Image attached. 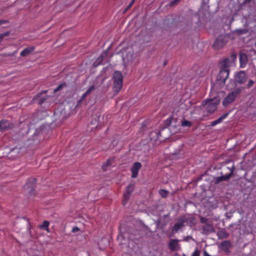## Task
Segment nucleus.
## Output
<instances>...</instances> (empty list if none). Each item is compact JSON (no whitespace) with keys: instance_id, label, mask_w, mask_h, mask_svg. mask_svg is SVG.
<instances>
[{"instance_id":"4d7b16f0","label":"nucleus","mask_w":256,"mask_h":256,"mask_svg":"<svg viewBox=\"0 0 256 256\" xmlns=\"http://www.w3.org/2000/svg\"><path fill=\"white\" fill-rule=\"evenodd\" d=\"M226 217L229 218H230V216H226Z\"/></svg>"},{"instance_id":"f3484780","label":"nucleus","mask_w":256,"mask_h":256,"mask_svg":"<svg viewBox=\"0 0 256 256\" xmlns=\"http://www.w3.org/2000/svg\"><path fill=\"white\" fill-rule=\"evenodd\" d=\"M13 124L6 120H0V132H4L8 129L12 128Z\"/></svg>"},{"instance_id":"a211bd4d","label":"nucleus","mask_w":256,"mask_h":256,"mask_svg":"<svg viewBox=\"0 0 256 256\" xmlns=\"http://www.w3.org/2000/svg\"><path fill=\"white\" fill-rule=\"evenodd\" d=\"M202 233L206 235H208L210 233L214 232L216 231L215 228L212 224H210L203 226L202 227Z\"/></svg>"},{"instance_id":"f704fd0d","label":"nucleus","mask_w":256,"mask_h":256,"mask_svg":"<svg viewBox=\"0 0 256 256\" xmlns=\"http://www.w3.org/2000/svg\"><path fill=\"white\" fill-rule=\"evenodd\" d=\"M181 150L180 148H178L175 150H172V148L170 150V154L174 155V156H176L178 154H180Z\"/></svg>"},{"instance_id":"473e14b6","label":"nucleus","mask_w":256,"mask_h":256,"mask_svg":"<svg viewBox=\"0 0 256 256\" xmlns=\"http://www.w3.org/2000/svg\"><path fill=\"white\" fill-rule=\"evenodd\" d=\"M66 83L63 82V83L61 84H60L58 85V86L54 90V92H56L58 91H59L62 88L66 87Z\"/></svg>"},{"instance_id":"de8ad7c7","label":"nucleus","mask_w":256,"mask_h":256,"mask_svg":"<svg viewBox=\"0 0 256 256\" xmlns=\"http://www.w3.org/2000/svg\"><path fill=\"white\" fill-rule=\"evenodd\" d=\"M252 0H244L243 2L242 3V5L246 4H249L251 2Z\"/></svg>"},{"instance_id":"4468645a","label":"nucleus","mask_w":256,"mask_h":256,"mask_svg":"<svg viewBox=\"0 0 256 256\" xmlns=\"http://www.w3.org/2000/svg\"><path fill=\"white\" fill-rule=\"evenodd\" d=\"M239 57H240V68H243L246 66L247 63L248 62V56L246 52H244V50H241L239 52Z\"/></svg>"},{"instance_id":"49530a36","label":"nucleus","mask_w":256,"mask_h":256,"mask_svg":"<svg viewBox=\"0 0 256 256\" xmlns=\"http://www.w3.org/2000/svg\"><path fill=\"white\" fill-rule=\"evenodd\" d=\"M80 228L76 226L72 228V232H78Z\"/></svg>"},{"instance_id":"6e6d98bb","label":"nucleus","mask_w":256,"mask_h":256,"mask_svg":"<svg viewBox=\"0 0 256 256\" xmlns=\"http://www.w3.org/2000/svg\"><path fill=\"white\" fill-rule=\"evenodd\" d=\"M158 224H160V220H158Z\"/></svg>"},{"instance_id":"412c9836","label":"nucleus","mask_w":256,"mask_h":256,"mask_svg":"<svg viewBox=\"0 0 256 256\" xmlns=\"http://www.w3.org/2000/svg\"><path fill=\"white\" fill-rule=\"evenodd\" d=\"M95 90V87L94 85L91 86L82 95L81 98L79 100V102H82L86 96L90 94L92 92H93Z\"/></svg>"},{"instance_id":"603ef678","label":"nucleus","mask_w":256,"mask_h":256,"mask_svg":"<svg viewBox=\"0 0 256 256\" xmlns=\"http://www.w3.org/2000/svg\"><path fill=\"white\" fill-rule=\"evenodd\" d=\"M176 26H181V25L180 24H178V23L176 24Z\"/></svg>"},{"instance_id":"37998d69","label":"nucleus","mask_w":256,"mask_h":256,"mask_svg":"<svg viewBox=\"0 0 256 256\" xmlns=\"http://www.w3.org/2000/svg\"><path fill=\"white\" fill-rule=\"evenodd\" d=\"M200 251L198 249H196L194 252L192 253V256H200Z\"/></svg>"},{"instance_id":"f8f14e48","label":"nucleus","mask_w":256,"mask_h":256,"mask_svg":"<svg viewBox=\"0 0 256 256\" xmlns=\"http://www.w3.org/2000/svg\"><path fill=\"white\" fill-rule=\"evenodd\" d=\"M176 122L177 118H174L172 116H170L167 120H164L163 124L161 125V130H163L166 128H168L171 125H172V126H173L174 127H176Z\"/></svg>"},{"instance_id":"72a5a7b5","label":"nucleus","mask_w":256,"mask_h":256,"mask_svg":"<svg viewBox=\"0 0 256 256\" xmlns=\"http://www.w3.org/2000/svg\"><path fill=\"white\" fill-rule=\"evenodd\" d=\"M134 184H130L128 186H127V188H126V192H129L130 194H132V192L134 191Z\"/></svg>"},{"instance_id":"aec40b11","label":"nucleus","mask_w":256,"mask_h":256,"mask_svg":"<svg viewBox=\"0 0 256 256\" xmlns=\"http://www.w3.org/2000/svg\"><path fill=\"white\" fill-rule=\"evenodd\" d=\"M108 54V52L106 51L103 52L100 56L94 62V66H97L98 65L102 64V62L103 61L104 58Z\"/></svg>"},{"instance_id":"c85d7f7f","label":"nucleus","mask_w":256,"mask_h":256,"mask_svg":"<svg viewBox=\"0 0 256 256\" xmlns=\"http://www.w3.org/2000/svg\"><path fill=\"white\" fill-rule=\"evenodd\" d=\"M130 194L129 192H126L123 194V200H122V204L124 206H126V203L128 202V200L130 198Z\"/></svg>"},{"instance_id":"423d86ee","label":"nucleus","mask_w":256,"mask_h":256,"mask_svg":"<svg viewBox=\"0 0 256 256\" xmlns=\"http://www.w3.org/2000/svg\"><path fill=\"white\" fill-rule=\"evenodd\" d=\"M230 34H220L216 38L212 46V48L216 50L222 49L228 42Z\"/></svg>"},{"instance_id":"9b49d317","label":"nucleus","mask_w":256,"mask_h":256,"mask_svg":"<svg viewBox=\"0 0 256 256\" xmlns=\"http://www.w3.org/2000/svg\"><path fill=\"white\" fill-rule=\"evenodd\" d=\"M232 247L230 241L226 240L221 242L219 246L220 248L226 254L228 255L230 253V248Z\"/></svg>"},{"instance_id":"2f4dec72","label":"nucleus","mask_w":256,"mask_h":256,"mask_svg":"<svg viewBox=\"0 0 256 256\" xmlns=\"http://www.w3.org/2000/svg\"><path fill=\"white\" fill-rule=\"evenodd\" d=\"M159 194L162 198H166L168 196V192L167 190L161 189L159 190Z\"/></svg>"},{"instance_id":"2eb2a0df","label":"nucleus","mask_w":256,"mask_h":256,"mask_svg":"<svg viewBox=\"0 0 256 256\" xmlns=\"http://www.w3.org/2000/svg\"><path fill=\"white\" fill-rule=\"evenodd\" d=\"M185 226L184 220L180 216L177 220V222L174 224V226L172 228V231L173 232H177L178 231Z\"/></svg>"},{"instance_id":"1a4fd4ad","label":"nucleus","mask_w":256,"mask_h":256,"mask_svg":"<svg viewBox=\"0 0 256 256\" xmlns=\"http://www.w3.org/2000/svg\"><path fill=\"white\" fill-rule=\"evenodd\" d=\"M36 182V179L30 178L28 180V181L24 186V188L30 195L34 194V190Z\"/></svg>"},{"instance_id":"6ab92c4d","label":"nucleus","mask_w":256,"mask_h":256,"mask_svg":"<svg viewBox=\"0 0 256 256\" xmlns=\"http://www.w3.org/2000/svg\"><path fill=\"white\" fill-rule=\"evenodd\" d=\"M220 68L229 70L228 68L231 66L232 63L229 61L228 58H224L222 60H220L218 62Z\"/></svg>"},{"instance_id":"f257e3e1","label":"nucleus","mask_w":256,"mask_h":256,"mask_svg":"<svg viewBox=\"0 0 256 256\" xmlns=\"http://www.w3.org/2000/svg\"><path fill=\"white\" fill-rule=\"evenodd\" d=\"M248 79V76L244 70H240L235 73L234 78L230 79L226 84V88L228 90H232L237 88L239 84H244Z\"/></svg>"},{"instance_id":"5701e85b","label":"nucleus","mask_w":256,"mask_h":256,"mask_svg":"<svg viewBox=\"0 0 256 256\" xmlns=\"http://www.w3.org/2000/svg\"><path fill=\"white\" fill-rule=\"evenodd\" d=\"M216 234L220 240L226 238L229 236V234L224 230H218Z\"/></svg>"},{"instance_id":"ddd939ff","label":"nucleus","mask_w":256,"mask_h":256,"mask_svg":"<svg viewBox=\"0 0 256 256\" xmlns=\"http://www.w3.org/2000/svg\"><path fill=\"white\" fill-rule=\"evenodd\" d=\"M178 239H171L168 244V248L171 252L178 251L180 249V246Z\"/></svg>"},{"instance_id":"6e6552de","label":"nucleus","mask_w":256,"mask_h":256,"mask_svg":"<svg viewBox=\"0 0 256 256\" xmlns=\"http://www.w3.org/2000/svg\"><path fill=\"white\" fill-rule=\"evenodd\" d=\"M184 224L192 228L197 224V220L196 217L190 214H184L181 216Z\"/></svg>"},{"instance_id":"e433bc0d","label":"nucleus","mask_w":256,"mask_h":256,"mask_svg":"<svg viewBox=\"0 0 256 256\" xmlns=\"http://www.w3.org/2000/svg\"><path fill=\"white\" fill-rule=\"evenodd\" d=\"M181 0H173L169 4V6L170 7L174 6L177 5Z\"/></svg>"},{"instance_id":"b1692460","label":"nucleus","mask_w":256,"mask_h":256,"mask_svg":"<svg viewBox=\"0 0 256 256\" xmlns=\"http://www.w3.org/2000/svg\"><path fill=\"white\" fill-rule=\"evenodd\" d=\"M228 114H229V112H226V113L224 114L222 116H220L216 120L212 122L210 125L212 126H214L216 124L221 122L222 121V120H224L228 116Z\"/></svg>"},{"instance_id":"20e7f679","label":"nucleus","mask_w":256,"mask_h":256,"mask_svg":"<svg viewBox=\"0 0 256 256\" xmlns=\"http://www.w3.org/2000/svg\"><path fill=\"white\" fill-rule=\"evenodd\" d=\"M243 89H244V87H238L228 93L222 100L223 106L226 107L230 104L233 102Z\"/></svg>"},{"instance_id":"58836bf2","label":"nucleus","mask_w":256,"mask_h":256,"mask_svg":"<svg viewBox=\"0 0 256 256\" xmlns=\"http://www.w3.org/2000/svg\"><path fill=\"white\" fill-rule=\"evenodd\" d=\"M134 2V0H132V2L130 3V4L124 9L123 12L126 13L132 7V6Z\"/></svg>"},{"instance_id":"7ed1b4c3","label":"nucleus","mask_w":256,"mask_h":256,"mask_svg":"<svg viewBox=\"0 0 256 256\" xmlns=\"http://www.w3.org/2000/svg\"><path fill=\"white\" fill-rule=\"evenodd\" d=\"M220 98L218 96L212 98H208L204 100L202 104L204 106L207 105L206 111L212 114L216 110L217 106L220 104Z\"/></svg>"},{"instance_id":"8fccbe9b","label":"nucleus","mask_w":256,"mask_h":256,"mask_svg":"<svg viewBox=\"0 0 256 256\" xmlns=\"http://www.w3.org/2000/svg\"><path fill=\"white\" fill-rule=\"evenodd\" d=\"M44 100H40V102H38V104L40 105L42 104V103L44 102Z\"/></svg>"},{"instance_id":"79ce46f5","label":"nucleus","mask_w":256,"mask_h":256,"mask_svg":"<svg viewBox=\"0 0 256 256\" xmlns=\"http://www.w3.org/2000/svg\"><path fill=\"white\" fill-rule=\"evenodd\" d=\"M256 180V171L252 173V174L250 178V182H254Z\"/></svg>"},{"instance_id":"393cba45","label":"nucleus","mask_w":256,"mask_h":256,"mask_svg":"<svg viewBox=\"0 0 256 256\" xmlns=\"http://www.w3.org/2000/svg\"><path fill=\"white\" fill-rule=\"evenodd\" d=\"M114 161V158H108L102 165V169L104 171H106L107 168L110 166L113 162Z\"/></svg>"},{"instance_id":"3c124183","label":"nucleus","mask_w":256,"mask_h":256,"mask_svg":"<svg viewBox=\"0 0 256 256\" xmlns=\"http://www.w3.org/2000/svg\"><path fill=\"white\" fill-rule=\"evenodd\" d=\"M168 64V60H165L164 62V66H166Z\"/></svg>"},{"instance_id":"4c0bfd02","label":"nucleus","mask_w":256,"mask_h":256,"mask_svg":"<svg viewBox=\"0 0 256 256\" xmlns=\"http://www.w3.org/2000/svg\"><path fill=\"white\" fill-rule=\"evenodd\" d=\"M142 54H143V49L140 50L139 52H136L134 54L135 57H136L134 58H136V57H138V60H139L140 58L142 56Z\"/></svg>"},{"instance_id":"864d4df0","label":"nucleus","mask_w":256,"mask_h":256,"mask_svg":"<svg viewBox=\"0 0 256 256\" xmlns=\"http://www.w3.org/2000/svg\"><path fill=\"white\" fill-rule=\"evenodd\" d=\"M248 26V23L246 22V24H244V26Z\"/></svg>"},{"instance_id":"c03bdc74","label":"nucleus","mask_w":256,"mask_h":256,"mask_svg":"<svg viewBox=\"0 0 256 256\" xmlns=\"http://www.w3.org/2000/svg\"><path fill=\"white\" fill-rule=\"evenodd\" d=\"M206 174V172H205L203 174H202V175H200L196 180V182H198L200 180L202 179V178Z\"/></svg>"},{"instance_id":"0eeeda50","label":"nucleus","mask_w":256,"mask_h":256,"mask_svg":"<svg viewBox=\"0 0 256 256\" xmlns=\"http://www.w3.org/2000/svg\"><path fill=\"white\" fill-rule=\"evenodd\" d=\"M220 70L216 76V82L220 85L225 84L226 80L228 78L230 70L220 68Z\"/></svg>"},{"instance_id":"dca6fc26","label":"nucleus","mask_w":256,"mask_h":256,"mask_svg":"<svg viewBox=\"0 0 256 256\" xmlns=\"http://www.w3.org/2000/svg\"><path fill=\"white\" fill-rule=\"evenodd\" d=\"M142 166L141 163L139 162H135L134 163L131 168L132 178H136L138 176V172L141 168Z\"/></svg>"},{"instance_id":"cd10ccee","label":"nucleus","mask_w":256,"mask_h":256,"mask_svg":"<svg viewBox=\"0 0 256 256\" xmlns=\"http://www.w3.org/2000/svg\"><path fill=\"white\" fill-rule=\"evenodd\" d=\"M49 224L50 222L48 221L44 220L42 224L40 225L39 227L41 229L46 230L48 232H50V231L48 228Z\"/></svg>"},{"instance_id":"bb28decb","label":"nucleus","mask_w":256,"mask_h":256,"mask_svg":"<svg viewBox=\"0 0 256 256\" xmlns=\"http://www.w3.org/2000/svg\"><path fill=\"white\" fill-rule=\"evenodd\" d=\"M248 28H244L241 29H236L234 32V33L238 36H241L242 34L248 33Z\"/></svg>"},{"instance_id":"a19ab883","label":"nucleus","mask_w":256,"mask_h":256,"mask_svg":"<svg viewBox=\"0 0 256 256\" xmlns=\"http://www.w3.org/2000/svg\"><path fill=\"white\" fill-rule=\"evenodd\" d=\"M9 35V32H6L4 33L0 34V42L2 41L4 37L8 36Z\"/></svg>"},{"instance_id":"39448f33","label":"nucleus","mask_w":256,"mask_h":256,"mask_svg":"<svg viewBox=\"0 0 256 256\" xmlns=\"http://www.w3.org/2000/svg\"><path fill=\"white\" fill-rule=\"evenodd\" d=\"M114 84L113 90L116 94L120 92L123 84V76L122 74L119 71H115L113 74Z\"/></svg>"},{"instance_id":"13d9d810","label":"nucleus","mask_w":256,"mask_h":256,"mask_svg":"<svg viewBox=\"0 0 256 256\" xmlns=\"http://www.w3.org/2000/svg\"><path fill=\"white\" fill-rule=\"evenodd\" d=\"M226 217L229 218H230V216H226Z\"/></svg>"},{"instance_id":"f03ea898","label":"nucleus","mask_w":256,"mask_h":256,"mask_svg":"<svg viewBox=\"0 0 256 256\" xmlns=\"http://www.w3.org/2000/svg\"><path fill=\"white\" fill-rule=\"evenodd\" d=\"M235 167L233 164L231 167L224 168V172H220V176H214L211 181V184L213 186H218L221 184L223 182L228 181L233 176V174Z\"/></svg>"},{"instance_id":"c756f323","label":"nucleus","mask_w":256,"mask_h":256,"mask_svg":"<svg viewBox=\"0 0 256 256\" xmlns=\"http://www.w3.org/2000/svg\"><path fill=\"white\" fill-rule=\"evenodd\" d=\"M198 217L200 218V222L201 224H204V225L210 224L208 218H206V217L202 216L200 215H198Z\"/></svg>"},{"instance_id":"ea45409f","label":"nucleus","mask_w":256,"mask_h":256,"mask_svg":"<svg viewBox=\"0 0 256 256\" xmlns=\"http://www.w3.org/2000/svg\"><path fill=\"white\" fill-rule=\"evenodd\" d=\"M254 84V82L252 80H248V83L246 84V88H250L251 87L253 86Z\"/></svg>"},{"instance_id":"4be33fe9","label":"nucleus","mask_w":256,"mask_h":256,"mask_svg":"<svg viewBox=\"0 0 256 256\" xmlns=\"http://www.w3.org/2000/svg\"><path fill=\"white\" fill-rule=\"evenodd\" d=\"M34 47H28L22 50L20 54V56L24 57L32 53L34 50Z\"/></svg>"},{"instance_id":"7c9ffc66","label":"nucleus","mask_w":256,"mask_h":256,"mask_svg":"<svg viewBox=\"0 0 256 256\" xmlns=\"http://www.w3.org/2000/svg\"><path fill=\"white\" fill-rule=\"evenodd\" d=\"M192 126V123L190 121H188V120H182V126L183 127L188 126V127L190 128Z\"/></svg>"},{"instance_id":"c9c22d12","label":"nucleus","mask_w":256,"mask_h":256,"mask_svg":"<svg viewBox=\"0 0 256 256\" xmlns=\"http://www.w3.org/2000/svg\"><path fill=\"white\" fill-rule=\"evenodd\" d=\"M169 216H170V214L169 213L168 214H164L163 216V218H164V222H163V223L162 224V227L164 226L168 222V220H166V219L168 218Z\"/></svg>"},{"instance_id":"09e8293b","label":"nucleus","mask_w":256,"mask_h":256,"mask_svg":"<svg viewBox=\"0 0 256 256\" xmlns=\"http://www.w3.org/2000/svg\"><path fill=\"white\" fill-rule=\"evenodd\" d=\"M6 22V20H0V25L2 24H5Z\"/></svg>"},{"instance_id":"9d476101","label":"nucleus","mask_w":256,"mask_h":256,"mask_svg":"<svg viewBox=\"0 0 256 256\" xmlns=\"http://www.w3.org/2000/svg\"><path fill=\"white\" fill-rule=\"evenodd\" d=\"M148 137L150 138V141H151L152 143H154L156 142V141L158 140H159V141L160 142L167 138L166 137L162 138L160 130L152 131L151 132H150Z\"/></svg>"},{"instance_id":"a878e982","label":"nucleus","mask_w":256,"mask_h":256,"mask_svg":"<svg viewBox=\"0 0 256 256\" xmlns=\"http://www.w3.org/2000/svg\"><path fill=\"white\" fill-rule=\"evenodd\" d=\"M226 58H228L229 61L232 64L234 63L237 58V54L234 50H232L230 52V56L226 57Z\"/></svg>"},{"instance_id":"a18cd8bd","label":"nucleus","mask_w":256,"mask_h":256,"mask_svg":"<svg viewBox=\"0 0 256 256\" xmlns=\"http://www.w3.org/2000/svg\"><path fill=\"white\" fill-rule=\"evenodd\" d=\"M184 240L185 241H188L189 240H193V238L192 236H188L184 237Z\"/></svg>"},{"instance_id":"5fc2aeb1","label":"nucleus","mask_w":256,"mask_h":256,"mask_svg":"<svg viewBox=\"0 0 256 256\" xmlns=\"http://www.w3.org/2000/svg\"><path fill=\"white\" fill-rule=\"evenodd\" d=\"M254 46L256 48V42H255V43H254Z\"/></svg>"}]
</instances>
